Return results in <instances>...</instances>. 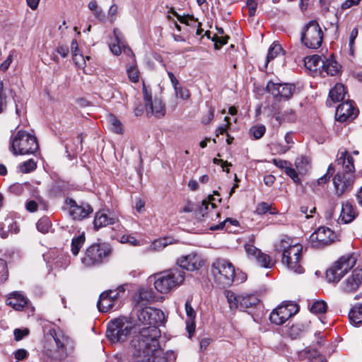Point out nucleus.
I'll use <instances>...</instances> for the list:
<instances>
[{"mask_svg": "<svg viewBox=\"0 0 362 362\" xmlns=\"http://www.w3.org/2000/svg\"><path fill=\"white\" fill-rule=\"evenodd\" d=\"M303 245L293 244L290 239H282L277 245V250L281 252V262L287 268L296 274L305 271L303 263Z\"/></svg>", "mask_w": 362, "mask_h": 362, "instance_id": "1", "label": "nucleus"}, {"mask_svg": "<svg viewBox=\"0 0 362 362\" xmlns=\"http://www.w3.org/2000/svg\"><path fill=\"white\" fill-rule=\"evenodd\" d=\"M8 149L14 156L33 154L38 149V144L34 135L18 130L11 136Z\"/></svg>", "mask_w": 362, "mask_h": 362, "instance_id": "2", "label": "nucleus"}, {"mask_svg": "<svg viewBox=\"0 0 362 362\" xmlns=\"http://www.w3.org/2000/svg\"><path fill=\"white\" fill-rule=\"evenodd\" d=\"M185 272L177 268L158 274L154 276V287L160 293H168L185 280Z\"/></svg>", "mask_w": 362, "mask_h": 362, "instance_id": "3", "label": "nucleus"}, {"mask_svg": "<svg viewBox=\"0 0 362 362\" xmlns=\"http://www.w3.org/2000/svg\"><path fill=\"white\" fill-rule=\"evenodd\" d=\"M160 336V331L156 326L144 327L139 332L138 339L139 352L144 356L156 354L159 351L160 346L158 338Z\"/></svg>", "mask_w": 362, "mask_h": 362, "instance_id": "4", "label": "nucleus"}, {"mask_svg": "<svg viewBox=\"0 0 362 362\" xmlns=\"http://www.w3.org/2000/svg\"><path fill=\"white\" fill-rule=\"evenodd\" d=\"M211 272L214 281L223 288L231 286L234 281L235 267L226 259H216L211 264Z\"/></svg>", "mask_w": 362, "mask_h": 362, "instance_id": "5", "label": "nucleus"}, {"mask_svg": "<svg viewBox=\"0 0 362 362\" xmlns=\"http://www.w3.org/2000/svg\"><path fill=\"white\" fill-rule=\"evenodd\" d=\"M356 263V258L352 254H347L341 257L327 270L326 279L329 282H339L344 274L355 266Z\"/></svg>", "mask_w": 362, "mask_h": 362, "instance_id": "6", "label": "nucleus"}, {"mask_svg": "<svg viewBox=\"0 0 362 362\" xmlns=\"http://www.w3.org/2000/svg\"><path fill=\"white\" fill-rule=\"evenodd\" d=\"M111 249L105 243L93 244L89 246L81 259L87 267L99 265L110 255Z\"/></svg>", "mask_w": 362, "mask_h": 362, "instance_id": "7", "label": "nucleus"}, {"mask_svg": "<svg viewBox=\"0 0 362 362\" xmlns=\"http://www.w3.org/2000/svg\"><path fill=\"white\" fill-rule=\"evenodd\" d=\"M323 36L319 23L316 21H311L303 29L301 41L306 47L316 49L321 46Z\"/></svg>", "mask_w": 362, "mask_h": 362, "instance_id": "8", "label": "nucleus"}, {"mask_svg": "<svg viewBox=\"0 0 362 362\" xmlns=\"http://www.w3.org/2000/svg\"><path fill=\"white\" fill-rule=\"evenodd\" d=\"M132 327L126 320L117 318L109 322L106 336L113 342H122L130 334Z\"/></svg>", "mask_w": 362, "mask_h": 362, "instance_id": "9", "label": "nucleus"}, {"mask_svg": "<svg viewBox=\"0 0 362 362\" xmlns=\"http://www.w3.org/2000/svg\"><path fill=\"white\" fill-rule=\"evenodd\" d=\"M225 294L230 309L238 308L240 310H245L255 306L259 301L255 294H235L230 291H226Z\"/></svg>", "mask_w": 362, "mask_h": 362, "instance_id": "10", "label": "nucleus"}, {"mask_svg": "<svg viewBox=\"0 0 362 362\" xmlns=\"http://www.w3.org/2000/svg\"><path fill=\"white\" fill-rule=\"evenodd\" d=\"M338 240L336 233L330 228L320 226L309 238V244L313 248H323Z\"/></svg>", "mask_w": 362, "mask_h": 362, "instance_id": "11", "label": "nucleus"}, {"mask_svg": "<svg viewBox=\"0 0 362 362\" xmlns=\"http://www.w3.org/2000/svg\"><path fill=\"white\" fill-rule=\"evenodd\" d=\"M298 312V306L297 304L292 303L283 304L271 313L269 320L272 323L281 325Z\"/></svg>", "mask_w": 362, "mask_h": 362, "instance_id": "12", "label": "nucleus"}, {"mask_svg": "<svg viewBox=\"0 0 362 362\" xmlns=\"http://www.w3.org/2000/svg\"><path fill=\"white\" fill-rule=\"evenodd\" d=\"M143 93L147 115H153L156 118L163 117L165 114V107L163 101L156 98L152 100L151 93H148L145 85L143 86Z\"/></svg>", "mask_w": 362, "mask_h": 362, "instance_id": "13", "label": "nucleus"}, {"mask_svg": "<svg viewBox=\"0 0 362 362\" xmlns=\"http://www.w3.org/2000/svg\"><path fill=\"white\" fill-rule=\"evenodd\" d=\"M254 241V238L250 240L249 243L245 245V252L249 257V258L252 259H255L257 264L263 268L270 269L274 267V262L272 259V257L264 252H262L259 249L256 247L252 243Z\"/></svg>", "mask_w": 362, "mask_h": 362, "instance_id": "14", "label": "nucleus"}, {"mask_svg": "<svg viewBox=\"0 0 362 362\" xmlns=\"http://www.w3.org/2000/svg\"><path fill=\"white\" fill-rule=\"evenodd\" d=\"M356 175L337 173L332 179L334 194L337 197H342L353 188Z\"/></svg>", "mask_w": 362, "mask_h": 362, "instance_id": "15", "label": "nucleus"}, {"mask_svg": "<svg viewBox=\"0 0 362 362\" xmlns=\"http://www.w3.org/2000/svg\"><path fill=\"white\" fill-rule=\"evenodd\" d=\"M296 87L291 83H279L269 81L267 85V90L274 98L288 100L293 94Z\"/></svg>", "mask_w": 362, "mask_h": 362, "instance_id": "16", "label": "nucleus"}, {"mask_svg": "<svg viewBox=\"0 0 362 362\" xmlns=\"http://www.w3.org/2000/svg\"><path fill=\"white\" fill-rule=\"evenodd\" d=\"M177 264L182 269L194 272L202 267L204 264V261L199 255L191 252L178 258L177 259Z\"/></svg>", "mask_w": 362, "mask_h": 362, "instance_id": "17", "label": "nucleus"}, {"mask_svg": "<svg viewBox=\"0 0 362 362\" xmlns=\"http://www.w3.org/2000/svg\"><path fill=\"white\" fill-rule=\"evenodd\" d=\"M361 285L362 268H356L343 281L341 284V289L344 293H354Z\"/></svg>", "mask_w": 362, "mask_h": 362, "instance_id": "18", "label": "nucleus"}, {"mask_svg": "<svg viewBox=\"0 0 362 362\" xmlns=\"http://www.w3.org/2000/svg\"><path fill=\"white\" fill-rule=\"evenodd\" d=\"M358 113V110L350 100L341 103L336 110V118L340 122L351 121L354 119Z\"/></svg>", "mask_w": 362, "mask_h": 362, "instance_id": "19", "label": "nucleus"}, {"mask_svg": "<svg viewBox=\"0 0 362 362\" xmlns=\"http://www.w3.org/2000/svg\"><path fill=\"white\" fill-rule=\"evenodd\" d=\"M336 162L338 165L341 166V170H339V173L347 174V175H349V174L356 175L354 160L352 155L346 150L339 151Z\"/></svg>", "mask_w": 362, "mask_h": 362, "instance_id": "20", "label": "nucleus"}, {"mask_svg": "<svg viewBox=\"0 0 362 362\" xmlns=\"http://www.w3.org/2000/svg\"><path fill=\"white\" fill-rule=\"evenodd\" d=\"M6 303L14 310L21 311L28 305V299L21 292L13 291L8 295Z\"/></svg>", "mask_w": 362, "mask_h": 362, "instance_id": "21", "label": "nucleus"}, {"mask_svg": "<svg viewBox=\"0 0 362 362\" xmlns=\"http://www.w3.org/2000/svg\"><path fill=\"white\" fill-rule=\"evenodd\" d=\"M93 213V209L88 204L78 205L75 201H71L70 214L75 220H82Z\"/></svg>", "mask_w": 362, "mask_h": 362, "instance_id": "22", "label": "nucleus"}, {"mask_svg": "<svg viewBox=\"0 0 362 362\" xmlns=\"http://www.w3.org/2000/svg\"><path fill=\"white\" fill-rule=\"evenodd\" d=\"M215 204L211 203L207 200L202 201V205L196 211L197 218L200 221H205L209 217L212 218L214 216H218V214L214 211Z\"/></svg>", "mask_w": 362, "mask_h": 362, "instance_id": "23", "label": "nucleus"}, {"mask_svg": "<svg viewBox=\"0 0 362 362\" xmlns=\"http://www.w3.org/2000/svg\"><path fill=\"white\" fill-rule=\"evenodd\" d=\"M118 222V218L115 216H109L103 211H98L95 214L93 224L95 229L98 230L102 227L114 225Z\"/></svg>", "mask_w": 362, "mask_h": 362, "instance_id": "24", "label": "nucleus"}, {"mask_svg": "<svg viewBox=\"0 0 362 362\" xmlns=\"http://www.w3.org/2000/svg\"><path fill=\"white\" fill-rule=\"evenodd\" d=\"M346 91L345 87L341 83H337L329 93V99H327L326 104L328 106H332L333 103L341 101L344 99Z\"/></svg>", "mask_w": 362, "mask_h": 362, "instance_id": "25", "label": "nucleus"}, {"mask_svg": "<svg viewBox=\"0 0 362 362\" xmlns=\"http://www.w3.org/2000/svg\"><path fill=\"white\" fill-rule=\"evenodd\" d=\"M341 71V66L333 58L332 56L329 58H325L324 63L322 64L321 73H326L329 76H336Z\"/></svg>", "mask_w": 362, "mask_h": 362, "instance_id": "26", "label": "nucleus"}, {"mask_svg": "<svg viewBox=\"0 0 362 362\" xmlns=\"http://www.w3.org/2000/svg\"><path fill=\"white\" fill-rule=\"evenodd\" d=\"M9 232L17 233L18 228L16 222L11 217H6L4 221L0 223V235L5 238Z\"/></svg>", "mask_w": 362, "mask_h": 362, "instance_id": "27", "label": "nucleus"}, {"mask_svg": "<svg viewBox=\"0 0 362 362\" xmlns=\"http://www.w3.org/2000/svg\"><path fill=\"white\" fill-rule=\"evenodd\" d=\"M50 334L52 336L58 350L65 351L66 346L71 343L69 337L65 336L60 330L52 329L50 331Z\"/></svg>", "mask_w": 362, "mask_h": 362, "instance_id": "28", "label": "nucleus"}, {"mask_svg": "<svg viewBox=\"0 0 362 362\" xmlns=\"http://www.w3.org/2000/svg\"><path fill=\"white\" fill-rule=\"evenodd\" d=\"M324 61L325 59H322L319 55L315 54L305 57L304 64L305 66L310 71H316L317 70H321Z\"/></svg>", "mask_w": 362, "mask_h": 362, "instance_id": "29", "label": "nucleus"}, {"mask_svg": "<svg viewBox=\"0 0 362 362\" xmlns=\"http://www.w3.org/2000/svg\"><path fill=\"white\" fill-rule=\"evenodd\" d=\"M355 216L356 214L353 206L348 202H343L340 214L341 221L344 223H349L355 218Z\"/></svg>", "mask_w": 362, "mask_h": 362, "instance_id": "30", "label": "nucleus"}, {"mask_svg": "<svg viewBox=\"0 0 362 362\" xmlns=\"http://www.w3.org/2000/svg\"><path fill=\"white\" fill-rule=\"evenodd\" d=\"M185 311L187 316V319L186 320L187 329L190 334L191 333L194 332L195 329V323L194 320L196 318V313L193 308L191 305L190 301L188 300L185 302Z\"/></svg>", "mask_w": 362, "mask_h": 362, "instance_id": "31", "label": "nucleus"}, {"mask_svg": "<svg viewBox=\"0 0 362 362\" xmlns=\"http://www.w3.org/2000/svg\"><path fill=\"white\" fill-rule=\"evenodd\" d=\"M115 304L112 297L108 296L107 292H103L98 301V308L100 312L106 313L112 310Z\"/></svg>", "mask_w": 362, "mask_h": 362, "instance_id": "32", "label": "nucleus"}, {"mask_svg": "<svg viewBox=\"0 0 362 362\" xmlns=\"http://www.w3.org/2000/svg\"><path fill=\"white\" fill-rule=\"evenodd\" d=\"M113 35L115 42L110 45V49L113 54L118 56L123 52V45H125L120 38L121 33L117 28L113 30Z\"/></svg>", "mask_w": 362, "mask_h": 362, "instance_id": "33", "label": "nucleus"}, {"mask_svg": "<svg viewBox=\"0 0 362 362\" xmlns=\"http://www.w3.org/2000/svg\"><path fill=\"white\" fill-rule=\"evenodd\" d=\"M149 310L151 312V316L149 318L150 326H156L158 328L159 326L164 324L165 317L161 310L151 308V310Z\"/></svg>", "mask_w": 362, "mask_h": 362, "instance_id": "34", "label": "nucleus"}, {"mask_svg": "<svg viewBox=\"0 0 362 362\" xmlns=\"http://www.w3.org/2000/svg\"><path fill=\"white\" fill-rule=\"evenodd\" d=\"M349 319L351 325L357 326L362 324V305L355 306L349 313Z\"/></svg>", "mask_w": 362, "mask_h": 362, "instance_id": "35", "label": "nucleus"}, {"mask_svg": "<svg viewBox=\"0 0 362 362\" xmlns=\"http://www.w3.org/2000/svg\"><path fill=\"white\" fill-rule=\"evenodd\" d=\"M107 122L112 132L118 134L123 133V124L114 115L110 114L107 116Z\"/></svg>", "mask_w": 362, "mask_h": 362, "instance_id": "36", "label": "nucleus"}, {"mask_svg": "<svg viewBox=\"0 0 362 362\" xmlns=\"http://www.w3.org/2000/svg\"><path fill=\"white\" fill-rule=\"evenodd\" d=\"M86 240L85 234L82 233L77 236L76 238H74L71 241V252L74 255L76 256L81 247L83 245Z\"/></svg>", "mask_w": 362, "mask_h": 362, "instance_id": "37", "label": "nucleus"}, {"mask_svg": "<svg viewBox=\"0 0 362 362\" xmlns=\"http://www.w3.org/2000/svg\"><path fill=\"white\" fill-rule=\"evenodd\" d=\"M282 52V47L279 44L273 43L269 48L267 60L265 63V68L267 66L268 63L276 57Z\"/></svg>", "mask_w": 362, "mask_h": 362, "instance_id": "38", "label": "nucleus"}, {"mask_svg": "<svg viewBox=\"0 0 362 362\" xmlns=\"http://www.w3.org/2000/svg\"><path fill=\"white\" fill-rule=\"evenodd\" d=\"M295 165L300 173L306 172L310 167V160L306 156H298L295 160Z\"/></svg>", "mask_w": 362, "mask_h": 362, "instance_id": "39", "label": "nucleus"}, {"mask_svg": "<svg viewBox=\"0 0 362 362\" xmlns=\"http://www.w3.org/2000/svg\"><path fill=\"white\" fill-rule=\"evenodd\" d=\"M149 310H151V307L142 308L141 310H138V320L144 325H149V318L150 316H151V312Z\"/></svg>", "mask_w": 362, "mask_h": 362, "instance_id": "40", "label": "nucleus"}, {"mask_svg": "<svg viewBox=\"0 0 362 362\" xmlns=\"http://www.w3.org/2000/svg\"><path fill=\"white\" fill-rule=\"evenodd\" d=\"M127 72L129 80L133 83H137L139 79V73L135 63H131L127 68Z\"/></svg>", "mask_w": 362, "mask_h": 362, "instance_id": "41", "label": "nucleus"}, {"mask_svg": "<svg viewBox=\"0 0 362 362\" xmlns=\"http://www.w3.org/2000/svg\"><path fill=\"white\" fill-rule=\"evenodd\" d=\"M51 226V221L46 216L42 217L37 223V230L42 233H48Z\"/></svg>", "mask_w": 362, "mask_h": 362, "instance_id": "42", "label": "nucleus"}, {"mask_svg": "<svg viewBox=\"0 0 362 362\" xmlns=\"http://www.w3.org/2000/svg\"><path fill=\"white\" fill-rule=\"evenodd\" d=\"M151 297V293L147 290L141 289L138 295L134 297V300L136 302L137 306H143L145 305L144 301H147Z\"/></svg>", "mask_w": 362, "mask_h": 362, "instance_id": "43", "label": "nucleus"}, {"mask_svg": "<svg viewBox=\"0 0 362 362\" xmlns=\"http://www.w3.org/2000/svg\"><path fill=\"white\" fill-rule=\"evenodd\" d=\"M327 305L325 301L318 300L312 305L310 311L316 314L325 313L327 310Z\"/></svg>", "mask_w": 362, "mask_h": 362, "instance_id": "44", "label": "nucleus"}, {"mask_svg": "<svg viewBox=\"0 0 362 362\" xmlns=\"http://www.w3.org/2000/svg\"><path fill=\"white\" fill-rule=\"evenodd\" d=\"M250 132L255 139H259L265 134L266 127L262 124L256 125L252 127Z\"/></svg>", "mask_w": 362, "mask_h": 362, "instance_id": "45", "label": "nucleus"}, {"mask_svg": "<svg viewBox=\"0 0 362 362\" xmlns=\"http://www.w3.org/2000/svg\"><path fill=\"white\" fill-rule=\"evenodd\" d=\"M174 90L177 98H180L183 100H187L190 97L189 90L180 85L175 87Z\"/></svg>", "mask_w": 362, "mask_h": 362, "instance_id": "46", "label": "nucleus"}, {"mask_svg": "<svg viewBox=\"0 0 362 362\" xmlns=\"http://www.w3.org/2000/svg\"><path fill=\"white\" fill-rule=\"evenodd\" d=\"M272 206L267 202H262L257 204L256 208V213L259 215H263L267 214L268 211L272 214H274L276 211H271Z\"/></svg>", "mask_w": 362, "mask_h": 362, "instance_id": "47", "label": "nucleus"}, {"mask_svg": "<svg viewBox=\"0 0 362 362\" xmlns=\"http://www.w3.org/2000/svg\"><path fill=\"white\" fill-rule=\"evenodd\" d=\"M36 167V163L33 159H29L21 165L20 170L22 173H28L33 171Z\"/></svg>", "mask_w": 362, "mask_h": 362, "instance_id": "48", "label": "nucleus"}, {"mask_svg": "<svg viewBox=\"0 0 362 362\" xmlns=\"http://www.w3.org/2000/svg\"><path fill=\"white\" fill-rule=\"evenodd\" d=\"M6 95L4 90V83L0 80V114L2 113L7 107Z\"/></svg>", "mask_w": 362, "mask_h": 362, "instance_id": "49", "label": "nucleus"}, {"mask_svg": "<svg viewBox=\"0 0 362 362\" xmlns=\"http://www.w3.org/2000/svg\"><path fill=\"white\" fill-rule=\"evenodd\" d=\"M334 170H335L334 167L333 166L332 164H330L328 166L327 173L317 179V184L318 185H324V184L327 183L329 181L331 175L334 173Z\"/></svg>", "mask_w": 362, "mask_h": 362, "instance_id": "50", "label": "nucleus"}, {"mask_svg": "<svg viewBox=\"0 0 362 362\" xmlns=\"http://www.w3.org/2000/svg\"><path fill=\"white\" fill-rule=\"evenodd\" d=\"M168 245V241L166 239H159L154 240L150 245L149 250H160L163 249Z\"/></svg>", "mask_w": 362, "mask_h": 362, "instance_id": "51", "label": "nucleus"}, {"mask_svg": "<svg viewBox=\"0 0 362 362\" xmlns=\"http://www.w3.org/2000/svg\"><path fill=\"white\" fill-rule=\"evenodd\" d=\"M72 58L75 65L78 68L83 69L86 67V59L81 52L74 54V55H72Z\"/></svg>", "mask_w": 362, "mask_h": 362, "instance_id": "52", "label": "nucleus"}, {"mask_svg": "<svg viewBox=\"0 0 362 362\" xmlns=\"http://www.w3.org/2000/svg\"><path fill=\"white\" fill-rule=\"evenodd\" d=\"M169 12H170L172 14L175 16L177 17V20L181 23H184V24H185L187 25H189V20L194 21V22L196 21V20L194 19V16H189V15L188 16H181L175 11H174L173 8H170V11Z\"/></svg>", "mask_w": 362, "mask_h": 362, "instance_id": "53", "label": "nucleus"}, {"mask_svg": "<svg viewBox=\"0 0 362 362\" xmlns=\"http://www.w3.org/2000/svg\"><path fill=\"white\" fill-rule=\"evenodd\" d=\"M229 39V37L226 35L224 37H218L216 35H214V37L212 38V40L215 42L214 43V47L216 49H219L223 45L227 44L228 40Z\"/></svg>", "mask_w": 362, "mask_h": 362, "instance_id": "54", "label": "nucleus"}, {"mask_svg": "<svg viewBox=\"0 0 362 362\" xmlns=\"http://www.w3.org/2000/svg\"><path fill=\"white\" fill-rule=\"evenodd\" d=\"M285 173L290 177L293 181L296 183H299L300 182V180L298 177V175L296 170L292 168L291 163L290 165L286 169Z\"/></svg>", "mask_w": 362, "mask_h": 362, "instance_id": "55", "label": "nucleus"}, {"mask_svg": "<svg viewBox=\"0 0 362 362\" xmlns=\"http://www.w3.org/2000/svg\"><path fill=\"white\" fill-rule=\"evenodd\" d=\"M29 334V329L28 328L25 329H15L13 331L14 339L16 341H20L23 337H26Z\"/></svg>", "mask_w": 362, "mask_h": 362, "instance_id": "56", "label": "nucleus"}, {"mask_svg": "<svg viewBox=\"0 0 362 362\" xmlns=\"http://www.w3.org/2000/svg\"><path fill=\"white\" fill-rule=\"evenodd\" d=\"M272 162L274 165H275L279 169L284 170V172L286 171V169H287V168L291 164V163L287 160L278 159V158L272 159Z\"/></svg>", "mask_w": 362, "mask_h": 362, "instance_id": "57", "label": "nucleus"}, {"mask_svg": "<svg viewBox=\"0 0 362 362\" xmlns=\"http://www.w3.org/2000/svg\"><path fill=\"white\" fill-rule=\"evenodd\" d=\"M107 292L108 296L112 297V300L116 303L118 301L119 293L124 292V289L122 286H119L116 290H110Z\"/></svg>", "mask_w": 362, "mask_h": 362, "instance_id": "58", "label": "nucleus"}, {"mask_svg": "<svg viewBox=\"0 0 362 362\" xmlns=\"http://www.w3.org/2000/svg\"><path fill=\"white\" fill-rule=\"evenodd\" d=\"M123 53L127 56L129 60V63H135V56L130 47L127 45H123Z\"/></svg>", "mask_w": 362, "mask_h": 362, "instance_id": "59", "label": "nucleus"}, {"mask_svg": "<svg viewBox=\"0 0 362 362\" xmlns=\"http://www.w3.org/2000/svg\"><path fill=\"white\" fill-rule=\"evenodd\" d=\"M247 6L248 8V13L250 16H254L256 13L257 3L255 0H247Z\"/></svg>", "mask_w": 362, "mask_h": 362, "instance_id": "60", "label": "nucleus"}, {"mask_svg": "<svg viewBox=\"0 0 362 362\" xmlns=\"http://www.w3.org/2000/svg\"><path fill=\"white\" fill-rule=\"evenodd\" d=\"M304 329V326L301 325H292L290 328V334L291 337L296 338L299 335V332Z\"/></svg>", "mask_w": 362, "mask_h": 362, "instance_id": "61", "label": "nucleus"}, {"mask_svg": "<svg viewBox=\"0 0 362 362\" xmlns=\"http://www.w3.org/2000/svg\"><path fill=\"white\" fill-rule=\"evenodd\" d=\"M13 62V54L10 53L7 58L1 64L0 70L6 72Z\"/></svg>", "mask_w": 362, "mask_h": 362, "instance_id": "62", "label": "nucleus"}, {"mask_svg": "<svg viewBox=\"0 0 362 362\" xmlns=\"http://www.w3.org/2000/svg\"><path fill=\"white\" fill-rule=\"evenodd\" d=\"M14 356L18 361H23L28 358V352L24 349H20L15 352Z\"/></svg>", "mask_w": 362, "mask_h": 362, "instance_id": "63", "label": "nucleus"}, {"mask_svg": "<svg viewBox=\"0 0 362 362\" xmlns=\"http://www.w3.org/2000/svg\"><path fill=\"white\" fill-rule=\"evenodd\" d=\"M161 353V350L159 349V351L156 354H149L147 356H150L147 362H165V359L163 357H160L159 355Z\"/></svg>", "mask_w": 362, "mask_h": 362, "instance_id": "64", "label": "nucleus"}]
</instances>
